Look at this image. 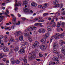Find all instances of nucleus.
Segmentation results:
<instances>
[{"instance_id": "nucleus-1", "label": "nucleus", "mask_w": 65, "mask_h": 65, "mask_svg": "<svg viewBox=\"0 0 65 65\" xmlns=\"http://www.w3.org/2000/svg\"><path fill=\"white\" fill-rule=\"evenodd\" d=\"M53 47L54 48H58L59 45L58 44V43L57 42L54 43L53 44Z\"/></svg>"}, {"instance_id": "nucleus-2", "label": "nucleus", "mask_w": 65, "mask_h": 65, "mask_svg": "<svg viewBox=\"0 0 65 65\" xmlns=\"http://www.w3.org/2000/svg\"><path fill=\"white\" fill-rule=\"evenodd\" d=\"M47 46L46 45H42L40 47V48L42 51H45L47 48Z\"/></svg>"}, {"instance_id": "nucleus-3", "label": "nucleus", "mask_w": 65, "mask_h": 65, "mask_svg": "<svg viewBox=\"0 0 65 65\" xmlns=\"http://www.w3.org/2000/svg\"><path fill=\"white\" fill-rule=\"evenodd\" d=\"M54 37L55 39L58 38L60 37V34L59 33H57L55 34V36H54Z\"/></svg>"}, {"instance_id": "nucleus-4", "label": "nucleus", "mask_w": 65, "mask_h": 65, "mask_svg": "<svg viewBox=\"0 0 65 65\" xmlns=\"http://www.w3.org/2000/svg\"><path fill=\"white\" fill-rule=\"evenodd\" d=\"M23 61H24V65H29L28 64H26L27 63V60L26 59V58H25V57L24 58Z\"/></svg>"}, {"instance_id": "nucleus-5", "label": "nucleus", "mask_w": 65, "mask_h": 65, "mask_svg": "<svg viewBox=\"0 0 65 65\" xmlns=\"http://www.w3.org/2000/svg\"><path fill=\"white\" fill-rule=\"evenodd\" d=\"M58 57L59 58L61 59H63L65 58V57L64 56L62 55L61 54H59L58 55Z\"/></svg>"}, {"instance_id": "nucleus-6", "label": "nucleus", "mask_w": 65, "mask_h": 65, "mask_svg": "<svg viewBox=\"0 0 65 65\" xmlns=\"http://www.w3.org/2000/svg\"><path fill=\"white\" fill-rule=\"evenodd\" d=\"M27 30L28 31H30V32L32 31L33 30V28H32V27L31 26H29Z\"/></svg>"}, {"instance_id": "nucleus-7", "label": "nucleus", "mask_w": 65, "mask_h": 65, "mask_svg": "<svg viewBox=\"0 0 65 65\" xmlns=\"http://www.w3.org/2000/svg\"><path fill=\"white\" fill-rule=\"evenodd\" d=\"M19 54H24L25 53V50L24 49H21L19 51Z\"/></svg>"}, {"instance_id": "nucleus-8", "label": "nucleus", "mask_w": 65, "mask_h": 65, "mask_svg": "<svg viewBox=\"0 0 65 65\" xmlns=\"http://www.w3.org/2000/svg\"><path fill=\"white\" fill-rule=\"evenodd\" d=\"M24 35L25 37H27L28 38H29L30 37L29 33H24Z\"/></svg>"}, {"instance_id": "nucleus-9", "label": "nucleus", "mask_w": 65, "mask_h": 65, "mask_svg": "<svg viewBox=\"0 0 65 65\" xmlns=\"http://www.w3.org/2000/svg\"><path fill=\"white\" fill-rule=\"evenodd\" d=\"M12 18L13 20L12 21V22L14 24V23H15L16 22V18L15 17V16L14 15L13 17Z\"/></svg>"}, {"instance_id": "nucleus-10", "label": "nucleus", "mask_w": 65, "mask_h": 65, "mask_svg": "<svg viewBox=\"0 0 65 65\" xmlns=\"http://www.w3.org/2000/svg\"><path fill=\"white\" fill-rule=\"evenodd\" d=\"M52 60L53 61H58L59 60H58V57L57 56H55L53 57L52 58Z\"/></svg>"}, {"instance_id": "nucleus-11", "label": "nucleus", "mask_w": 65, "mask_h": 65, "mask_svg": "<svg viewBox=\"0 0 65 65\" xmlns=\"http://www.w3.org/2000/svg\"><path fill=\"white\" fill-rule=\"evenodd\" d=\"M25 10L24 11L25 13H27V14L29 13L30 11H29V9L26 8L25 9Z\"/></svg>"}, {"instance_id": "nucleus-12", "label": "nucleus", "mask_w": 65, "mask_h": 65, "mask_svg": "<svg viewBox=\"0 0 65 65\" xmlns=\"http://www.w3.org/2000/svg\"><path fill=\"white\" fill-rule=\"evenodd\" d=\"M22 4V3L21 2H19L18 4H15V7L17 6H20L21 5V4Z\"/></svg>"}, {"instance_id": "nucleus-13", "label": "nucleus", "mask_w": 65, "mask_h": 65, "mask_svg": "<svg viewBox=\"0 0 65 65\" xmlns=\"http://www.w3.org/2000/svg\"><path fill=\"white\" fill-rule=\"evenodd\" d=\"M53 29V27L51 26H48L47 27V29H48L50 31H52V29Z\"/></svg>"}, {"instance_id": "nucleus-14", "label": "nucleus", "mask_w": 65, "mask_h": 65, "mask_svg": "<svg viewBox=\"0 0 65 65\" xmlns=\"http://www.w3.org/2000/svg\"><path fill=\"white\" fill-rule=\"evenodd\" d=\"M16 34H17V36H19L20 35L22 34V32L19 31L18 32H16Z\"/></svg>"}, {"instance_id": "nucleus-15", "label": "nucleus", "mask_w": 65, "mask_h": 65, "mask_svg": "<svg viewBox=\"0 0 65 65\" xmlns=\"http://www.w3.org/2000/svg\"><path fill=\"white\" fill-rule=\"evenodd\" d=\"M31 5L33 7H36L37 6V4L35 3H31Z\"/></svg>"}, {"instance_id": "nucleus-16", "label": "nucleus", "mask_w": 65, "mask_h": 65, "mask_svg": "<svg viewBox=\"0 0 65 65\" xmlns=\"http://www.w3.org/2000/svg\"><path fill=\"white\" fill-rule=\"evenodd\" d=\"M63 22L61 21L59 22L57 24V27H60V25L62 24Z\"/></svg>"}, {"instance_id": "nucleus-17", "label": "nucleus", "mask_w": 65, "mask_h": 65, "mask_svg": "<svg viewBox=\"0 0 65 65\" xmlns=\"http://www.w3.org/2000/svg\"><path fill=\"white\" fill-rule=\"evenodd\" d=\"M36 46H38L39 45V42L38 41H36L35 42V43L34 44Z\"/></svg>"}, {"instance_id": "nucleus-18", "label": "nucleus", "mask_w": 65, "mask_h": 65, "mask_svg": "<svg viewBox=\"0 0 65 65\" xmlns=\"http://www.w3.org/2000/svg\"><path fill=\"white\" fill-rule=\"evenodd\" d=\"M46 41V39H45V38H43L42 40H40L41 42H42L43 43H44Z\"/></svg>"}, {"instance_id": "nucleus-19", "label": "nucleus", "mask_w": 65, "mask_h": 65, "mask_svg": "<svg viewBox=\"0 0 65 65\" xmlns=\"http://www.w3.org/2000/svg\"><path fill=\"white\" fill-rule=\"evenodd\" d=\"M19 39L20 41H22L23 40V36H21L19 37Z\"/></svg>"}, {"instance_id": "nucleus-20", "label": "nucleus", "mask_w": 65, "mask_h": 65, "mask_svg": "<svg viewBox=\"0 0 65 65\" xmlns=\"http://www.w3.org/2000/svg\"><path fill=\"white\" fill-rule=\"evenodd\" d=\"M26 44H22L21 46V47H22V49H25L26 48Z\"/></svg>"}, {"instance_id": "nucleus-21", "label": "nucleus", "mask_w": 65, "mask_h": 65, "mask_svg": "<svg viewBox=\"0 0 65 65\" xmlns=\"http://www.w3.org/2000/svg\"><path fill=\"white\" fill-rule=\"evenodd\" d=\"M19 50V48L18 47H15L14 48V50L15 52H17Z\"/></svg>"}, {"instance_id": "nucleus-22", "label": "nucleus", "mask_w": 65, "mask_h": 65, "mask_svg": "<svg viewBox=\"0 0 65 65\" xmlns=\"http://www.w3.org/2000/svg\"><path fill=\"white\" fill-rule=\"evenodd\" d=\"M65 34L64 33H63V34L60 35V36L61 38H63Z\"/></svg>"}, {"instance_id": "nucleus-23", "label": "nucleus", "mask_w": 65, "mask_h": 65, "mask_svg": "<svg viewBox=\"0 0 65 65\" xmlns=\"http://www.w3.org/2000/svg\"><path fill=\"white\" fill-rule=\"evenodd\" d=\"M28 1L27 0H25L23 2V4L25 5H26L27 4H28Z\"/></svg>"}, {"instance_id": "nucleus-24", "label": "nucleus", "mask_w": 65, "mask_h": 65, "mask_svg": "<svg viewBox=\"0 0 65 65\" xmlns=\"http://www.w3.org/2000/svg\"><path fill=\"white\" fill-rule=\"evenodd\" d=\"M49 35H50L48 33H46L44 36V37H46V38H47L49 36Z\"/></svg>"}, {"instance_id": "nucleus-25", "label": "nucleus", "mask_w": 65, "mask_h": 65, "mask_svg": "<svg viewBox=\"0 0 65 65\" xmlns=\"http://www.w3.org/2000/svg\"><path fill=\"white\" fill-rule=\"evenodd\" d=\"M4 37V36H3V35H0V43H1V40Z\"/></svg>"}, {"instance_id": "nucleus-26", "label": "nucleus", "mask_w": 65, "mask_h": 65, "mask_svg": "<svg viewBox=\"0 0 65 65\" xmlns=\"http://www.w3.org/2000/svg\"><path fill=\"white\" fill-rule=\"evenodd\" d=\"M28 58L29 60H32L33 59V57L32 55L29 56H28Z\"/></svg>"}, {"instance_id": "nucleus-27", "label": "nucleus", "mask_w": 65, "mask_h": 65, "mask_svg": "<svg viewBox=\"0 0 65 65\" xmlns=\"http://www.w3.org/2000/svg\"><path fill=\"white\" fill-rule=\"evenodd\" d=\"M20 62L19 60H15V63H16V64H19V63H20Z\"/></svg>"}, {"instance_id": "nucleus-28", "label": "nucleus", "mask_w": 65, "mask_h": 65, "mask_svg": "<svg viewBox=\"0 0 65 65\" xmlns=\"http://www.w3.org/2000/svg\"><path fill=\"white\" fill-rule=\"evenodd\" d=\"M58 2H59V1L58 0H56V1H54V4H56L58 3Z\"/></svg>"}, {"instance_id": "nucleus-29", "label": "nucleus", "mask_w": 65, "mask_h": 65, "mask_svg": "<svg viewBox=\"0 0 65 65\" xmlns=\"http://www.w3.org/2000/svg\"><path fill=\"white\" fill-rule=\"evenodd\" d=\"M0 42H0V44H1V45L3 46L4 45V44L3 43V41H1V43Z\"/></svg>"}, {"instance_id": "nucleus-30", "label": "nucleus", "mask_w": 65, "mask_h": 65, "mask_svg": "<svg viewBox=\"0 0 65 65\" xmlns=\"http://www.w3.org/2000/svg\"><path fill=\"white\" fill-rule=\"evenodd\" d=\"M32 57L33 59H35L36 58V56L35 55H32Z\"/></svg>"}, {"instance_id": "nucleus-31", "label": "nucleus", "mask_w": 65, "mask_h": 65, "mask_svg": "<svg viewBox=\"0 0 65 65\" xmlns=\"http://www.w3.org/2000/svg\"><path fill=\"white\" fill-rule=\"evenodd\" d=\"M57 48H54L53 50V52H54V53H55L56 52H57V50H56Z\"/></svg>"}, {"instance_id": "nucleus-32", "label": "nucleus", "mask_w": 65, "mask_h": 65, "mask_svg": "<svg viewBox=\"0 0 65 65\" xmlns=\"http://www.w3.org/2000/svg\"><path fill=\"white\" fill-rule=\"evenodd\" d=\"M41 31L42 32L44 33V32H45V30H44V29L42 28L41 29Z\"/></svg>"}, {"instance_id": "nucleus-33", "label": "nucleus", "mask_w": 65, "mask_h": 65, "mask_svg": "<svg viewBox=\"0 0 65 65\" xmlns=\"http://www.w3.org/2000/svg\"><path fill=\"white\" fill-rule=\"evenodd\" d=\"M4 56V55L3 54H0V59L3 58Z\"/></svg>"}, {"instance_id": "nucleus-34", "label": "nucleus", "mask_w": 65, "mask_h": 65, "mask_svg": "<svg viewBox=\"0 0 65 65\" xmlns=\"http://www.w3.org/2000/svg\"><path fill=\"white\" fill-rule=\"evenodd\" d=\"M32 47L33 48H34L36 47V46L35 45V44H34V45H32Z\"/></svg>"}, {"instance_id": "nucleus-35", "label": "nucleus", "mask_w": 65, "mask_h": 65, "mask_svg": "<svg viewBox=\"0 0 65 65\" xmlns=\"http://www.w3.org/2000/svg\"><path fill=\"white\" fill-rule=\"evenodd\" d=\"M53 38H54V36H52L51 37L50 41V43H51L52 41V40H53Z\"/></svg>"}, {"instance_id": "nucleus-36", "label": "nucleus", "mask_w": 65, "mask_h": 65, "mask_svg": "<svg viewBox=\"0 0 65 65\" xmlns=\"http://www.w3.org/2000/svg\"><path fill=\"white\" fill-rule=\"evenodd\" d=\"M39 56L40 57H43V55H42V54L39 53Z\"/></svg>"}, {"instance_id": "nucleus-37", "label": "nucleus", "mask_w": 65, "mask_h": 65, "mask_svg": "<svg viewBox=\"0 0 65 65\" xmlns=\"http://www.w3.org/2000/svg\"><path fill=\"white\" fill-rule=\"evenodd\" d=\"M56 23L55 22H54V24H53V25H52V27H55L56 26Z\"/></svg>"}, {"instance_id": "nucleus-38", "label": "nucleus", "mask_w": 65, "mask_h": 65, "mask_svg": "<svg viewBox=\"0 0 65 65\" xmlns=\"http://www.w3.org/2000/svg\"><path fill=\"white\" fill-rule=\"evenodd\" d=\"M59 43L60 44H62L63 43V41L62 40H60L59 42Z\"/></svg>"}, {"instance_id": "nucleus-39", "label": "nucleus", "mask_w": 65, "mask_h": 65, "mask_svg": "<svg viewBox=\"0 0 65 65\" xmlns=\"http://www.w3.org/2000/svg\"><path fill=\"white\" fill-rule=\"evenodd\" d=\"M39 23H36L34 24L35 26H38L39 25Z\"/></svg>"}, {"instance_id": "nucleus-40", "label": "nucleus", "mask_w": 65, "mask_h": 65, "mask_svg": "<svg viewBox=\"0 0 65 65\" xmlns=\"http://www.w3.org/2000/svg\"><path fill=\"white\" fill-rule=\"evenodd\" d=\"M56 29L58 32H60V29L59 27L57 28Z\"/></svg>"}, {"instance_id": "nucleus-41", "label": "nucleus", "mask_w": 65, "mask_h": 65, "mask_svg": "<svg viewBox=\"0 0 65 65\" xmlns=\"http://www.w3.org/2000/svg\"><path fill=\"white\" fill-rule=\"evenodd\" d=\"M6 47H3V51L4 52V51H5V50L6 49Z\"/></svg>"}, {"instance_id": "nucleus-42", "label": "nucleus", "mask_w": 65, "mask_h": 65, "mask_svg": "<svg viewBox=\"0 0 65 65\" xmlns=\"http://www.w3.org/2000/svg\"><path fill=\"white\" fill-rule=\"evenodd\" d=\"M59 6H60V4H59L56 5H55V6L56 7H59Z\"/></svg>"}, {"instance_id": "nucleus-43", "label": "nucleus", "mask_w": 65, "mask_h": 65, "mask_svg": "<svg viewBox=\"0 0 65 65\" xmlns=\"http://www.w3.org/2000/svg\"><path fill=\"white\" fill-rule=\"evenodd\" d=\"M61 26L62 27H64V26L65 25L64 24V22H62V23L61 24Z\"/></svg>"}, {"instance_id": "nucleus-44", "label": "nucleus", "mask_w": 65, "mask_h": 65, "mask_svg": "<svg viewBox=\"0 0 65 65\" xmlns=\"http://www.w3.org/2000/svg\"><path fill=\"white\" fill-rule=\"evenodd\" d=\"M20 21H18V22L16 23V25H20Z\"/></svg>"}, {"instance_id": "nucleus-45", "label": "nucleus", "mask_w": 65, "mask_h": 65, "mask_svg": "<svg viewBox=\"0 0 65 65\" xmlns=\"http://www.w3.org/2000/svg\"><path fill=\"white\" fill-rule=\"evenodd\" d=\"M48 14L47 13H45L43 14V15L44 16H46V15H47Z\"/></svg>"}, {"instance_id": "nucleus-46", "label": "nucleus", "mask_w": 65, "mask_h": 65, "mask_svg": "<svg viewBox=\"0 0 65 65\" xmlns=\"http://www.w3.org/2000/svg\"><path fill=\"white\" fill-rule=\"evenodd\" d=\"M52 64H53V62H50V64H49V65H52Z\"/></svg>"}, {"instance_id": "nucleus-47", "label": "nucleus", "mask_w": 65, "mask_h": 65, "mask_svg": "<svg viewBox=\"0 0 65 65\" xmlns=\"http://www.w3.org/2000/svg\"><path fill=\"white\" fill-rule=\"evenodd\" d=\"M38 32L39 33H42V32L41 31V29H39L38 30Z\"/></svg>"}, {"instance_id": "nucleus-48", "label": "nucleus", "mask_w": 65, "mask_h": 65, "mask_svg": "<svg viewBox=\"0 0 65 65\" xmlns=\"http://www.w3.org/2000/svg\"><path fill=\"white\" fill-rule=\"evenodd\" d=\"M3 61H4V62H5V61H6V59L5 58H4L3 59Z\"/></svg>"}, {"instance_id": "nucleus-49", "label": "nucleus", "mask_w": 65, "mask_h": 65, "mask_svg": "<svg viewBox=\"0 0 65 65\" xmlns=\"http://www.w3.org/2000/svg\"><path fill=\"white\" fill-rule=\"evenodd\" d=\"M11 62L12 64H14V63H15V60H14V61H11Z\"/></svg>"}, {"instance_id": "nucleus-50", "label": "nucleus", "mask_w": 65, "mask_h": 65, "mask_svg": "<svg viewBox=\"0 0 65 65\" xmlns=\"http://www.w3.org/2000/svg\"><path fill=\"white\" fill-rule=\"evenodd\" d=\"M38 20H39L38 18H36L34 19V20H35V21H38Z\"/></svg>"}, {"instance_id": "nucleus-51", "label": "nucleus", "mask_w": 65, "mask_h": 65, "mask_svg": "<svg viewBox=\"0 0 65 65\" xmlns=\"http://www.w3.org/2000/svg\"><path fill=\"white\" fill-rule=\"evenodd\" d=\"M15 61V60H14L13 58H12L11 59V62H12V61Z\"/></svg>"}, {"instance_id": "nucleus-52", "label": "nucleus", "mask_w": 65, "mask_h": 65, "mask_svg": "<svg viewBox=\"0 0 65 65\" xmlns=\"http://www.w3.org/2000/svg\"><path fill=\"white\" fill-rule=\"evenodd\" d=\"M7 51H8V49L7 48L5 50V51H4V52H7Z\"/></svg>"}, {"instance_id": "nucleus-53", "label": "nucleus", "mask_w": 65, "mask_h": 65, "mask_svg": "<svg viewBox=\"0 0 65 65\" xmlns=\"http://www.w3.org/2000/svg\"><path fill=\"white\" fill-rule=\"evenodd\" d=\"M38 7L39 8H41L42 7V5H39L38 6Z\"/></svg>"}, {"instance_id": "nucleus-54", "label": "nucleus", "mask_w": 65, "mask_h": 65, "mask_svg": "<svg viewBox=\"0 0 65 65\" xmlns=\"http://www.w3.org/2000/svg\"><path fill=\"white\" fill-rule=\"evenodd\" d=\"M19 60L21 61H23V58H22V57H21L20 58H19Z\"/></svg>"}, {"instance_id": "nucleus-55", "label": "nucleus", "mask_w": 65, "mask_h": 65, "mask_svg": "<svg viewBox=\"0 0 65 65\" xmlns=\"http://www.w3.org/2000/svg\"><path fill=\"white\" fill-rule=\"evenodd\" d=\"M29 40L30 42H31L32 41V39L31 38H29Z\"/></svg>"}, {"instance_id": "nucleus-56", "label": "nucleus", "mask_w": 65, "mask_h": 65, "mask_svg": "<svg viewBox=\"0 0 65 65\" xmlns=\"http://www.w3.org/2000/svg\"><path fill=\"white\" fill-rule=\"evenodd\" d=\"M46 8V7H45L44 6H43L42 7V9H45Z\"/></svg>"}, {"instance_id": "nucleus-57", "label": "nucleus", "mask_w": 65, "mask_h": 65, "mask_svg": "<svg viewBox=\"0 0 65 65\" xmlns=\"http://www.w3.org/2000/svg\"><path fill=\"white\" fill-rule=\"evenodd\" d=\"M36 60H37V61H41V60L40 59H36Z\"/></svg>"}, {"instance_id": "nucleus-58", "label": "nucleus", "mask_w": 65, "mask_h": 65, "mask_svg": "<svg viewBox=\"0 0 65 65\" xmlns=\"http://www.w3.org/2000/svg\"><path fill=\"white\" fill-rule=\"evenodd\" d=\"M26 20V18H24L22 19V20H23V21H25Z\"/></svg>"}, {"instance_id": "nucleus-59", "label": "nucleus", "mask_w": 65, "mask_h": 65, "mask_svg": "<svg viewBox=\"0 0 65 65\" xmlns=\"http://www.w3.org/2000/svg\"><path fill=\"white\" fill-rule=\"evenodd\" d=\"M4 38H5V39L7 38V35L5 36H4Z\"/></svg>"}, {"instance_id": "nucleus-60", "label": "nucleus", "mask_w": 65, "mask_h": 65, "mask_svg": "<svg viewBox=\"0 0 65 65\" xmlns=\"http://www.w3.org/2000/svg\"><path fill=\"white\" fill-rule=\"evenodd\" d=\"M4 13L5 15H7L8 14L6 12L5 13Z\"/></svg>"}, {"instance_id": "nucleus-61", "label": "nucleus", "mask_w": 65, "mask_h": 65, "mask_svg": "<svg viewBox=\"0 0 65 65\" xmlns=\"http://www.w3.org/2000/svg\"><path fill=\"white\" fill-rule=\"evenodd\" d=\"M18 16L19 17V18H20V17H21V15L20 14H18Z\"/></svg>"}, {"instance_id": "nucleus-62", "label": "nucleus", "mask_w": 65, "mask_h": 65, "mask_svg": "<svg viewBox=\"0 0 65 65\" xmlns=\"http://www.w3.org/2000/svg\"><path fill=\"white\" fill-rule=\"evenodd\" d=\"M40 20H42V17H39Z\"/></svg>"}, {"instance_id": "nucleus-63", "label": "nucleus", "mask_w": 65, "mask_h": 65, "mask_svg": "<svg viewBox=\"0 0 65 65\" xmlns=\"http://www.w3.org/2000/svg\"><path fill=\"white\" fill-rule=\"evenodd\" d=\"M10 40L12 41H13V38H11V39H10Z\"/></svg>"}, {"instance_id": "nucleus-64", "label": "nucleus", "mask_w": 65, "mask_h": 65, "mask_svg": "<svg viewBox=\"0 0 65 65\" xmlns=\"http://www.w3.org/2000/svg\"><path fill=\"white\" fill-rule=\"evenodd\" d=\"M63 15H65V11L62 13Z\"/></svg>"}]
</instances>
